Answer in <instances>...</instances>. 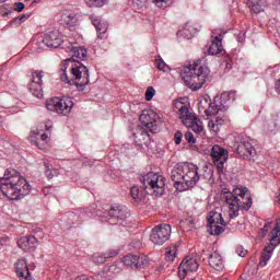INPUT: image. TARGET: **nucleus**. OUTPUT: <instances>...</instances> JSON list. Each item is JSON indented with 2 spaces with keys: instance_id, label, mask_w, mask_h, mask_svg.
<instances>
[{
  "instance_id": "nucleus-16",
  "label": "nucleus",
  "mask_w": 280,
  "mask_h": 280,
  "mask_svg": "<svg viewBox=\"0 0 280 280\" xmlns=\"http://www.w3.org/2000/svg\"><path fill=\"white\" fill-rule=\"evenodd\" d=\"M199 265L198 260L191 256H187L179 265L178 277L179 279H185L189 272H196Z\"/></svg>"
},
{
  "instance_id": "nucleus-47",
  "label": "nucleus",
  "mask_w": 280,
  "mask_h": 280,
  "mask_svg": "<svg viewBox=\"0 0 280 280\" xmlns=\"http://www.w3.org/2000/svg\"><path fill=\"white\" fill-rule=\"evenodd\" d=\"M74 280H95V278L91 276L82 275V276H78Z\"/></svg>"
},
{
  "instance_id": "nucleus-13",
  "label": "nucleus",
  "mask_w": 280,
  "mask_h": 280,
  "mask_svg": "<svg viewBox=\"0 0 280 280\" xmlns=\"http://www.w3.org/2000/svg\"><path fill=\"white\" fill-rule=\"evenodd\" d=\"M40 47H48V49H58L62 45V34L58 31L46 33L39 42Z\"/></svg>"
},
{
  "instance_id": "nucleus-35",
  "label": "nucleus",
  "mask_w": 280,
  "mask_h": 280,
  "mask_svg": "<svg viewBox=\"0 0 280 280\" xmlns=\"http://www.w3.org/2000/svg\"><path fill=\"white\" fill-rule=\"evenodd\" d=\"M89 8H102L108 3V0H84Z\"/></svg>"
},
{
  "instance_id": "nucleus-27",
  "label": "nucleus",
  "mask_w": 280,
  "mask_h": 280,
  "mask_svg": "<svg viewBox=\"0 0 280 280\" xmlns=\"http://www.w3.org/2000/svg\"><path fill=\"white\" fill-rule=\"evenodd\" d=\"M60 21L62 25H67V27H73L78 24V15L66 12L62 13Z\"/></svg>"
},
{
  "instance_id": "nucleus-2",
  "label": "nucleus",
  "mask_w": 280,
  "mask_h": 280,
  "mask_svg": "<svg viewBox=\"0 0 280 280\" xmlns=\"http://www.w3.org/2000/svg\"><path fill=\"white\" fill-rule=\"evenodd\" d=\"M171 178L177 191H187V189L198 185L200 173H198V166L196 164L183 162L174 166Z\"/></svg>"
},
{
  "instance_id": "nucleus-17",
  "label": "nucleus",
  "mask_w": 280,
  "mask_h": 280,
  "mask_svg": "<svg viewBox=\"0 0 280 280\" xmlns=\"http://www.w3.org/2000/svg\"><path fill=\"white\" fill-rule=\"evenodd\" d=\"M28 141H31V143H35V145L39 150H45V148H47V144L50 141V138H49V135H47L46 132L33 130L28 136Z\"/></svg>"
},
{
  "instance_id": "nucleus-10",
  "label": "nucleus",
  "mask_w": 280,
  "mask_h": 280,
  "mask_svg": "<svg viewBox=\"0 0 280 280\" xmlns=\"http://www.w3.org/2000/svg\"><path fill=\"white\" fill-rule=\"evenodd\" d=\"M36 270V264L28 261L26 258H20L15 262V272L21 280H34L32 272Z\"/></svg>"
},
{
  "instance_id": "nucleus-21",
  "label": "nucleus",
  "mask_w": 280,
  "mask_h": 280,
  "mask_svg": "<svg viewBox=\"0 0 280 280\" xmlns=\"http://www.w3.org/2000/svg\"><path fill=\"white\" fill-rule=\"evenodd\" d=\"M19 248L22 250H34L38 246V240L35 236H23L18 241Z\"/></svg>"
},
{
  "instance_id": "nucleus-6",
  "label": "nucleus",
  "mask_w": 280,
  "mask_h": 280,
  "mask_svg": "<svg viewBox=\"0 0 280 280\" xmlns=\"http://www.w3.org/2000/svg\"><path fill=\"white\" fill-rule=\"evenodd\" d=\"M174 108L178 112L179 119L182 124L186 126V128H190V130H192L197 135H200V132H202L205 128V126L202 125V120H200L199 117L196 116V114L191 113L187 105H185L180 101H176L174 104Z\"/></svg>"
},
{
  "instance_id": "nucleus-22",
  "label": "nucleus",
  "mask_w": 280,
  "mask_h": 280,
  "mask_svg": "<svg viewBox=\"0 0 280 280\" xmlns=\"http://www.w3.org/2000/svg\"><path fill=\"white\" fill-rule=\"evenodd\" d=\"M68 49L72 56L68 60H73V62H80V60H86L88 54H89L86 48L78 47V46H70Z\"/></svg>"
},
{
  "instance_id": "nucleus-31",
  "label": "nucleus",
  "mask_w": 280,
  "mask_h": 280,
  "mask_svg": "<svg viewBox=\"0 0 280 280\" xmlns=\"http://www.w3.org/2000/svg\"><path fill=\"white\" fill-rule=\"evenodd\" d=\"M178 253V247L176 245H171L166 248L165 257L167 261H174L176 259V255Z\"/></svg>"
},
{
  "instance_id": "nucleus-3",
  "label": "nucleus",
  "mask_w": 280,
  "mask_h": 280,
  "mask_svg": "<svg viewBox=\"0 0 280 280\" xmlns=\"http://www.w3.org/2000/svg\"><path fill=\"white\" fill-rule=\"evenodd\" d=\"M61 71V81L66 84H75L79 91H84V86L89 85V68L82 62L66 59Z\"/></svg>"
},
{
  "instance_id": "nucleus-25",
  "label": "nucleus",
  "mask_w": 280,
  "mask_h": 280,
  "mask_svg": "<svg viewBox=\"0 0 280 280\" xmlns=\"http://www.w3.org/2000/svg\"><path fill=\"white\" fill-rule=\"evenodd\" d=\"M209 266H211L213 270H218L220 272L224 268V258L220 253L213 252L209 256Z\"/></svg>"
},
{
  "instance_id": "nucleus-32",
  "label": "nucleus",
  "mask_w": 280,
  "mask_h": 280,
  "mask_svg": "<svg viewBox=\"0 0 280 280\" xmlns=\"http://www.w3.org/2000/svg\"><path fill=\"white\" fill-rule=\"evenodd\" d=\"M122 262L125 266H129V268H137V255H127L122 258Z\"/></svg>"
},
{
  "instance_id": "nucleus-58",
  "label": "nucleus",
  "mask_w": 280,
  "mask_h": 280,
  "mask_svg": "<svg viewBox=\"0 0 280 280\" xmlns=\"http://www.w3.org/2000/svg\"><path fill=\"white\" fill-rule=\"evenodd\" d=\"M209 174V176H212V173H208Z\"/></svg>"
},
{
  "instance_id": "nucleus-54",
  "label": "nucleus",
  "mask_w": 280,
  "mask_h": 280,
  "mask_svg": "<svg viewBox=\"0 0 280 280\" xmlns=\"http://www.w3.org/2000/svg\"><path fill=\"white\" fill-rule=\"evenodd\" d=\"M3 125V117L0 116V126Z\"/></svg>"
},
{
  "instance_id": "nucleus-5",
  "label": "nucleus",
  "mask_w": 280,
  "mask_h": 280,
  "mask_svg": "<svg viewBox=\"0 0 280 280\" xmlns=\"http://www.w3.org/2000/svg\"><path fill=\"white\" fill-rule=\"evenodd\" d=\"M207 78H209V68L200 59L185 66L182 71V79L186 86H189L192 91L202 89V85L207 82Z\"/></svg>"
},
{
  "instance_id": "nucleus-34",
  "label": "nucleus",
  "mask_w": 280,
  "mask_h": 280,
  "mask_svg": "<svg viewBox=\"0 0 280 280\" xmlns=\"http://www.w3.org/2000/svg\"><path fill=\"white\" fill-rule=\"evenodd\" d=\"M155 66L159 69V71H170V66H167V63H165V61L163 60V58H161V56H156L155 57Z\"/></svg>"
},
{
  "instance_id": "nucleus-41",
  "label": "nucleus",
  "mask_w": 280,
  "mask_h": 280,
  "mask_svg": "<svg viewBox=\"0 0 280 280\" xmlns=\"http://www.w3.org/2000/svg\"><path fill=\"white\" fill-rule=\"evenodd\" d=\"M106 259H108V257H106V254H96L93 256V261L95 264H104Z\"/></svg>"
},
{
  "instance_id": "nucleus-28",
  "label": "nucleus",
  "mask_w": 280,
  "mask_h": 280,
  "mask_svg": "<svg viewBox=\"0 0 280 280\" xmlns=\"http://www.w3.org/2000/svg\"><path fill=\"white\" fill-rule=\"evenodd\" d=\"M177 34L179 36H184V38H194V35L196 34V27H194L191 23H186L184 28L182 31H178Z\"/></svg>"
},
{
  "instance_id": "nucleus-42",
  "label": "nucleus",
  "mask_w": 280,
  "mask_h": 280,
  "mask_svg": "<svg viewBox=\"0 0 280 280\" xmlns=\"http://www.w3.org/2000/svg\"><path fill=\"white\" fill-rule=\"evenodd\" d=\"M265 130L266 132H275V130H277V122L275 120H270L265 126Z\"/></svg>"
},
{
  "instance_id": "nucleus-52",
  "label": "nucleus",
  "mask_w": 280,
  "mask_h": 280,
  "mask_svg": "<svg viewBox=\"0 0 280 280\" xmlns=\"http://www.w3.org/2000/svg\"><path fill=\"white\" fill-rule=\"evenodd\" d=\"M264 233H268V224L262 228Z\"/></svg>"
},
{
  "instance_id": "nucleus-46",
  "label": "nucleus",
  "mask_w": 280,
  "mask_h": 280,
  "mask_svg": "<svg viewBox=\"0 0 280 280\" xmlns=\"http://www.w3.org/2000/svg\"><path fill=\"white\" fill-rule=\"evenodd\" d=\"M105 257H107V259H110V257H117V255H119V250H110L108 253H105Z\"/></svg>"
},
{
  "instance_id": "nucleus-37",
  "label": "nucleus",
  "mask_w": 280,
  "mask_h": 280,
  "mask_svg": "<svg viewBox=\"0 0 280 280\" xmlns=\"http://www.w3.org/2000/svg\"><path fill=\"white\" fill-rule=\"evenodd\" d=\"M220 113V109H218L217 106L210 105L209 108L205 109L206 117H213V115H218Z\"/></svg>"
},
{
  "instance_id": "nucleus-49",
  "label": "nucleus",
  "mask_w": 280,
  "mask_h": 280,
  "mask_svg": "<svg viewBox=\"0 0 280 280\" xmlns=\"http://www.w3.org/2000/svg\"><path fill=\"white\" fill-rule=\"evenodd\" d=\"M236 253H238V255H240V257H246V249H244V248H238L237 250H236Z\"/></svg>"
},
{
  "instance_id": "nucleus-55",
  "label": "nucleus",
  "mask_w": 280,
  "mask_h": 280,
  "mask_svg": "<svg viewBox=\"0 0 280 280\" xmlns=\"http://www.w3.org/2000/svg\"><path fill=\"white\" fill-rule=\"evenodd\" d=\"M109 268H110V270H115V266H110Z\"/></svg>"
},
{
  "instance_id": "nucleus-38",
  "label": "nucleus",
  "mask_w": 280,
  "mask_h": 280,
  "mask_svg": "<svg viewBox=\"0 0 280 280\" xmlns=\"http://www.w3.org/2000/svg\"><path fill=\"white\" fill-rule=\"evenodd\" d=\"M44 165L46 168L45 174H46L47 178H54V176H58V171L51 170V167L49 166V163L45 162Z\"/></svg>"
},
{
  "instance_id": "nucleus-50",
  "label": "nucleus",
  "mask_w": 280,
  "mask_h": 280,
  "mask_svg": "<svg viewBox=\"0 0 280 280\" xmlns=\"http://www.w3.org/2000/svg\"><path fill=\"white\" fill-rule=\"evenodd\" d=\"M277 202L280 205V190L277 192Z\"/></svg>"
},
{
  "instance_id": "nucleus-14",
  "label": "nucleus",
  "mask_w": 280,
  "mask_h": 280,
  "mask_svg": "<svg viewBox=\"0 0 280 280\" xmlns=\"http://www.w3.org/2000/svg\"><path fill=\"white\" fill-rule=\"evenodd\" d=\"M208 223L210 226L211 235H220V234L224 233V226H226V222L222 218V213L210 212Z\"/></svg>"
},
{
  "instance_id": "nucleus-8",
  "label": "nucleus",
  "mask_w": 280,
  "mask_h": 280,
  "mask_svg": "<svg viewBox=\"0 0 280 280\" xmlns=\"http://www.w3.org/2000/svg\"><path fill=\"white\" fill-rule=\"evenodd\" d=\"M47 110L58 113V115H69L73 109V100L71 97H55L46 102Z\"/></svg>"
},
{
  "instance_id": "nucleus-24",
  "label": "nucleus",
  "mask_w": 280,
  "mask_h": 280,
  "mask_svg": "<svg viewBox=\"0 0 280 280\" xmlns=\"http://www.w3.org/2000/svg\"><path fill=\"white\" fill-rule=\"evenodd\" d=\"M247 5L254 14H261L268 8L267 0H248Z\"/></svg>"
},
{
  "instance_id": "nucleus-56",
  "label": "nucleus",
  "mask_w": 280,
  "mask_h": 280,
  "mask_svg": "<svg viewBox=\"0 0 280 280\" xmlns=\"http://www.w3.org/2000/svg\"><path fill=\"white\" fill-rule=\"evenodd\" d=\"M135 139H139V136L137 133L135 135Z\"/></svg>"
},
{
  "instance_id": "nucleus-57",
  "label": "nucleus",
  "mask_w": 280,
  "mask_h": 280,
  "mask_svg": "<svg viewBox=\"0 0 280 280\" xmlns=\"http://www.w3.org/2000/svg\"><path fill=\"white\" fill-rule=\"evenodd\" d=\"M280 4V0H276Z\"/></svg>"
},
{
  "instance_id": "nucleus-11",
  "label": "nucleus",
  "mask_w": 280,
  "mask_h": 280,
  "mask_svg": "<svg viewBox=\"0 0 280 280\" xmlns=\"http://www.w3.org/2000/svg\"><path fill=\"white\" fill-rule=\"evenodd\" d=\"M161 120V117L156 112L152 109H144L142 110L140 115V121L145 126L150 132L156 133L159 132V121Z\"/></svg>"
},
{
  "instance_id": "nucleus-23",
  "label": "nucleus",
  "mask_w": 280,
  "mask_h": 280,
  "mask_svg": "<svg viewBox=\"0 0 280 280\" xmlns=\"http://www.w3.org/2000/svg\"><path fill=\"white\" fill-rule=\"evenodd\" d=\"M92 23L97 32V38H104L106 36V32H108V22L102 21V19L97 16H92Z\"/></svg>"
},
{
  "instance_id": "nucleus-45",
  "label": "nucleus",
  "mask_w": 280,
  "mask_h": 280,
  "mask_svg": "<svg viewBox=\"0 0 280 280\" xmlns=\"http://www.w3.org/2000/svg\"><path fill=\"white\" fill-rule=\"evenodd\" d=\"M14 10L15 12H23V10H25V4L23 2H15Z\"/></svg>"
},
{
  "instance_id": "nucleus-48",
  "label": "nucleus",
  "mask_w": 280,
  "mask_h": 280,
  "mask_svg": "<svg viewBox=\"0 0 280 280\" xmlns=\"http://www.w3.org/2000/svg\"><path fill=\"white\" fill-rule=\"evenodd\" d=\"M27 19H30V14H22L19 18H16V20L20 21L21 23H24L25 21H27Z\"/></svg>"
},
{
  "instance_id": "nucleus-29",
  "label": "nucleus",
  "mask_w": 280,
  "mask_h": 280,
  "mask_svg": "<svg viewBox=\"0 0 280 280\" xmlns=\"http://www.w3.org/2000/svg\"><path fill=\"white\" fill-rule=\"evenodd\" d=\"M235 100V92H223L221 94V106L223 108H229V104H231Z\"/></svg>"
},
{
  "instance_id": "nucleus-19",
  "label": "nucleus",
  "mask_w": 280,
  "mask_h": 280,
  "mask_svg": "<svg viewBox=\"0 0 280 280\" xmlns=\"http://www.w3.org/2000/svg\"><path fill=\"white\" fill-rule=\"evenodd\" d=\"M236 152L242 159H253L256 154L255 147L249 141L241 142L236 148Z\"/></svg>"
},
{
  "instance_id": "nucleus-40",
  "label": "nucleus",
  "mask_w": 280,
  "mask_h": 280,
  "mask_svg": "<svg viewBox=\"0 0 280 280\" xmlns=\"http://www.w3.org/2000/svg\"><path fill=\"white\" fill-rule=\"evenodd\" d=\"M154 95H156V90H154L152 86H149L144 94L147 102L152 101V97H154Z\"/></svg>"
},
{
  "instance_id": "nucleus-12",
  "label": "nucleus",
  "mask_w": 280,
  "mask_h": 280,
  "mask_svg": "<svg viewBox=\"0 0 280 280\" xmlns=\"http://www.w3.org/2000/svg\"><path fill=\"white\" fill-rule=\"evenodd\" d=\"M211 156L219 174H223L224 164L229 161V151L219 144H214L211 149Z\"/></svg>"
},
{
  "instance_id": "nucleus-15",
  "label": "nucleus",
  "mask_w": 280,
  "mask_h": 280,
  "mask_svg": "<svg viewBox=\"0 0 280 280\" xmlns=\"http://www.w3.org/2000/svg\"><path fill=\"white\" fill-rule=\"evenodd\" d=\"M45 77L44 71H34L32 73V82L28 84V90L38 100L43 97V78Z\"/></svg>"
},
{
  "instance_id": "nucleus-26",
  "label": "nucleus",
  "mask_w": 280,
  "mask_h": 280,
  "mask_svg": "<svg viewBox=\"0 0 280 280\" xmlns=\"http://www.w3.org/2000/svg\"><path fill=\"white\" fill-rule=\"evenodd\" d=\"M226 124V119L224 117L217 116L214 120H209L208 127L210 132L218 135L220 132V128Z\"/></svg>"
},
{
  "instance_id": "nucleus-36",
  "label": "nucleus",
  "mask_w": 280,
  "mask_h": 280,
  "mask_svg": "<svg viewBox=\"0 0 280 280\" xmlns=\"http://www.w3.org/2000/svg\"><path fill=\"white\" fill-rule=\"evenodd\" d=\"M210 105H211V100L202 98L198 104L199 113H205V110H207V108H209Z\"/></svg>"
},
{
  "instance_id": "nucleus-7",
  "label": "nucleus",
  "mask_w": 280,
  "mask_h": 280,
  "mask_svg": "<svg viewBox=\"0 0 280 280\" xmlns=\"http://www.w3.org/2000/svg\"><path fill=\"white\" fill-rule=\"evenodd\" d=\"M145 189H149L156 198L165 194V177L159 173L150 172L142 177Z\"/></svg>"
},
{
  "instance_id": "nucleus-18",
  "label": "nucleus",
  "mask_w": 280,
  "mask_h": 280,
  "mask_svg": "<svg viewBox=\"0 0 280 280\" xmlns=\"http://www.w3.org/2000/svg\"><path fill=\"white\" fill-rule=\"evenodd\" d=\"M212 43L208 48L210 56L222 54V30H214L212 32Z\"/></svg>"
},
{
  "instance_id": "nucleus-39",
  "label": "nucleus",
  "mask_w": 280,
  "mask_h": 280,
  "mask_svg": "<svg viewBox=\"0 0 280 280\" xmlns=\"http://www.w3.org/2000/svg\"><path fill=\"white\" fill-rule=\"evenodd\" d=\"M153 3L158 8H170V5L173 3V0H153Z\"/></svg>"
},
{
  "instance_id": "nucleus-30",
  "label": "nucleus",
  "mask_w": 280,
  "mask_h": 280,
  "mask_svg": "<svg viewBox=\"0 0 280 280\" xmlns=\"http://www.w3.org/2000/svg\"><path fill=\"white\" fill-rule=\"evenodd\" d=\"M130 195L132 200L137 203L143 200V189L139 188V186H132L130 189Z\"/></svg>"
},
{
  "instance_id": "nucleus-20",
  "label": "nucleus",
  "mask_w": 280,
  "mask_h": 280,
  "mask_svg": "<svg viewBox=\"0 0 280 280\" xmlns=\"http://www.w3.org/2000/svg\"><path fill=\"white\" fill-rule=\"evenodd\" d=\"M107 215V220H126L129 213L126 207L115 205L108 210Z\"/></svg>"
},
{
  "instance_id": "nucleus-4",
  "label": "nucleus",
  "mask_w": 280,
  "mask_h": 280,
  "mask_svg": "<svg viewBox=\"0 0 280 280\" xmlns=\"http://www.w3.org/2000/svg\"><path fill=\"white\" fill-rule=\"evenodd\" d=\"M222 194L225 196V202L229 207L230 218H237L240 211H248L253 207V198L248 194V188L241 186L233 189L232 192L228 188L222 189Z\"/></svg>"
},
{
  "instance_id": "nucleus-44",
  "label": "nucleus",
  "mask_w": 280,
  "mask_h": 280,
  "mask_svg": "<svg viewBox=\"0 0 280 280\" xmlns=\"http://www.w3.org/2000/svg\"><path fill=\"white\" fill-rule=\"evenodd\" d=\"M174 141L176 145H180V142L183 141V132L177 131L174 136Z\"/></svg>"
},
{
  "instance_id": "nucleus-33",
  "label": "nucleus",
  "mask_w": 280,
  "mask_h": 280,
  "mask_svg": "<svg viewBox=\"0 0 280 280\" xmlns=\"http://www.w3.org/2000/svg\"><path fill=\"white\" fill-rule=\"evenodd\" d=\"M149 265H150V260L148 259V256L145 255L137 256L136 268H147V266Z\"/></svg>"
},
{
  "instance_id": "nucleus-9",
  "label": "nucleus",
  "mask_w": 280,
  "mask_h": 280,
  "mask_svg": "<svg viewBox=\"0 0 280 280\" xmlns=\"http://www.w3.org/2000/svg\"><path fill=\"white\" fill-rule=\"evenodd\" d=\"M172 235V226L170 224H161L152 229L150 240L155 246H163Z\"/></svg>"
},
{
  "instance_id": "nucleus-53",
  "label": "nucleus",
  "mask_w": 280,
  "mask_h": 280,
  "mask_svg": "<svg viewBox=\"0 0 280 280\" xmlns=\"http://www.w3.org/2000/svg\"><path fill=\"white\" fill-rule=\"evenodd\" d=\"M3 80V73L0 71V82Z\"/></svg>"
},
{
  "instance_id": "nucleus-1",
  "label": "nucleus",
  "mask_w": 280,
  "mask_h": 280,
  "mask_svg": "<svg viewBox=\"0 0 280 280\" xmlns=\"http://www.w3.org/2000/svg\"><path fill=\"white\" fill-rule=\"evenodd\" d=\"M0 190L9 200H21L32 191V186L19 171L7 168L0 178Z\"/></svg>"
},
{
  "instance_id": "nucleus-43",
  "label": "nucleus",
  "mask_w": 280,
  "mask_h": 280,
  "mask_svg": "<svg viewBox=\"0 0 280 280\" xmlns=\"http://www.w3.org/2000/svg\"><path fill=\"white\" fill-rule=\"evenodd\" d=\"M185 139L188 141V143H196V138L194 137V133L191 131H187L185 133Z\"/></svg>"
},
{
  "instance_id": "nucleus-51",
  "label": "nucleus",
  "mask_w": 280,
  "mask_h": 280,
  "mask_svg": "<svg viewBox=\"0 0 280 280\" xmlns=\"http://www.w3.org/2000/svg\"><path fill=\"white\" fill-rule=\"evenodd\" d=\"M140 137H148V132L142 130L141 133H140Z\"/></svg>"
}]
</instances>
